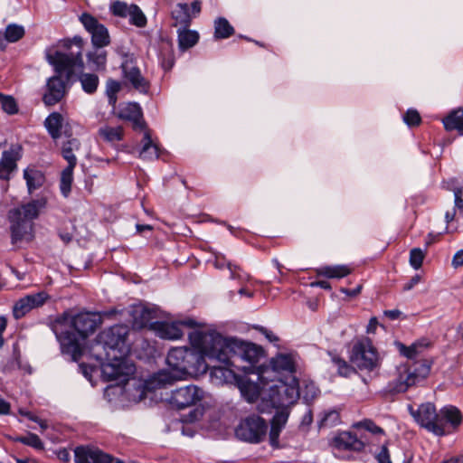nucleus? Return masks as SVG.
<instances>
[{
	"mask_svg": "<svg viewBox=\"0 0 463 463\" xmlns=\"http://www.w3.org/2000/svg\"><path fill=\"white\" fill-rule=\"evenodd\" d=\"M128 331L125 325H114L101 331L91 346V355L100 362L102 376L106 381L125 384L129 376L135 373V365L125 359L129 353L127 344Z\"/></svg>",
	"mask_w": 463,
	"mask_h": 463,
	"instance_id": "1",
	"label": "nucleus"
},
{
	"mask_svg": "<svg viewBox=\"0 0 463 463\" xmlns=\"http://www.w3.org/2000/svg\"><path fill=\"white\" fill-rule=\"evenodd\" d=\"M101 323V317L98 313L81 312L71 315L64 312L51 323V328L61 345V351L76 359L81 354L80 341L92 335Z\"/></svg>",
	"mask_w": 463,
	"mask_h": 463,
	"instance_id": "2",
	"label": "nucleus"
},
{
	"mask_svg": "<svg viewBox=\"0 0 463 463\" xmlns=\"http://www.w3.org/2000/svg\"><path fill=\"white\" fill-rule=\"evenodd\" d=\"M83 40L80 36H75L71 40H64L62 47L66 51H54L53 52L47 51L46 60L54 67L57 73L61 74L65 72L68 80L79 71V80L82 90L88 94H93L99 87V79L95 73L83 72Z\"/></svg>",
	"mask_w": 463,
	"mask_h": 463,
	"instance_id": "3",
	"label": "nucleus"
},
{
	"mask_svg": "<svg viewBox=\"0 0 463 463\" xmlns=\"http://www.w3.org/2000/svg\"><path fill=\"white\" fill-rule=\"evenodd\" d=\"M195 344L203 341L208 345L205 352L212 357L223 363H231L235 368L241 369L237 364L239 361H246L250 365L256 364L261 355V349L251 343L239 342L232 338H224L220 334L202 335L194 334L192 336Z\"/></svg>",
	"mask_w": 463,
	"mask_h": 463,
	"instance_id": "4",
	"label": "nucleus"
},
{
	"mask_svg": "<svg viewBox=\"0 0 463 463\" xmlns=\"http://www.w3.org/2000/svg\"><path fill=\"white\" fill-rule=\"evenodd\" d=\"M411 416L421 427L437 436H443L447 432V427L456 428L462 420L460 411L454 406H445L439 412L431 402L420 404L416 411L409 407Z\"/></svg>",
	"mask_w": 463,
	"mask_h": 463,
	"instance_id": "5",
	"label": "nucleus"
},
{
	"mask_svg": "<svg viewBox=\"0 0 463 463\" xmlns=\"http://www.w3.org/2000/svg\"><path fill=\"white\" fill-rule=\"evenodd\" d=\"M46 205V200L40 198L20 207L14 208L8 213L11 222L12 241L14 243L22 240L32 231V221L36 219Z\"/></svg>",
	"mask_w": 463,
	"mask_h": 463,
	"instance_id": "6",
	"label": "nucleus"
},
{
	"mask_svg": "<svg viewBox=\"0 0 463 463\" xmlns=\"http://www.w3.org/2000/svg\"><path fill=\"white\" fill-rule=\"evenodd\" d=\"M430 366L424 360L415 361L400 366L396 378L388 383L387 391L391 393L404 392L410 387L423 381L430 373Z\"/></svg>",
	"mask_w": 463,
	"mask_h": 463,
	"instance_id": "7",
	"label": "nucleus"
},
{
	"mask_svg": "<svg viewBox=\"0 0 463 463\" xmlns=\"http://www.w3.org/2000/svg\"><path fill=\"white\" fill-rule=\"evenodd\" d=\"M189 348L176 347L169 351L166 363L171 371H161L155 373L148 384L152 388H162L171 384L174 381L184 378V361Z\"/></svg>",
	"mask_w": 463,
	"mask_h": 463,
	"instance_id": "8",
	"label": "nucleus"
},
{
	"mask_svg": "<svg viewBox=\"0 0 463 463\" xmlns=\"http://www.w3.org/2000/svg\"><path fill=\"white\" fill-rule=\"evenodd\" d=\"M194 334H199L202 335H217V333H203L197 330L189 333L188 337L190 343L196 350H188V354L184 361V377L186 375H197L206 373L210 367V364L206 362V359L209 361L217 360V357H212L206 354L205 349L208 345L207 344L204 342L203 343V341H199L200 343L197 345L193 341L192 336Z\"/></svg>",
	"mask_w": 463,
	"mask_h": 463,
	"instance_id": "9",
	"label": "nucleus"
},
{
	"mask_svg": "<svg viewBox=\"0 0 463 463\" xmlns=\"http://www.w3.org/2000/svg\"><path fill=\"white\" fill-rule=\"evenodd\" d=\"M349 359L352 364L361 371L372 372L380 365L379 354L367 337L353 345Z\"/></svg>",
	"mask_w": 463,
	"mask_h": 463,
	"instance_id": "10",
	"label": "nucleus"
},
{
	"mask_svg": "<svg viewBox=\"0 0 463 463\" xmlns=\"http://www.w3.org/2000/svg\"><path fill=\"white\" fill-rule=\"evenodd\" d=\"M269 394L271 399V405L280 408H287L294 404L299 398L298 382L295 376H290L288 382L277 380L275 383L269 386Z\"/></svg>",
	"mask_w": 463,
	"mask_h": 463,
	"instance_id": "11",
	"label": "nucleus"
},
{
	"mask_svg": "<svg viewBox=\"0 0 463 463\" xmlns=\"http://www.w3.org/2000/svg\"><path fill=\"white\" fill-rule=\"evenodd\" d=\"M268 425L257 415H250L240 422L235 430L236 437L250 443H259L266 436Z\"/></svg>",
	"mask_w": 463,
	"mask_h": 463,
	"instance_id": "12",
	"label": "nucleus"
},
{
	"mask_svg": "<svg viewBox=\"0 0 463 463\" xmlns=\"http://www.w3.org/2000/svg\"><path fill=\"white\" fill-rule=\"evenodd\" d=\"M294 372L295 364L292 357L288 354H279L270 360L269 365L259 367L258 381L263 384L269 382L274 383L276 373H288L292 374Z\"/></svg>",
	"mask_w": 463,
	"mask_h": 463,
	"instance_id": "13",
	"label": "nucleus"
},
{
	"mask_svg": "<svg viewBox=\"0 0 463 463\" xmlns=\"http://www.w3.org/2000/svg\"><path fill=\"white\" fill-rule=\"evenodd\" d=\"M204 397V391L194 384L182 386L173 390L166 401L177 409L196 405Z\"/></svg>",
	"mask_w": 463,
	"mask_h": 463,
	"instance_id": "14",
	"label": "nucleus"
},
{
	"mask_svg": "<svg viewBox=\"0 0 463 463\" xmlns=\"http://www.w3.org/2000/svg\"><path fill=\"white\" fill-rule=\"evenodd\" d=\"M124 78L132 87L140 93H146L149 90V82L146 80L137 65V60L133 55L125 54L121 62Z\"/></svg>",
	"mask_w": 463,
	"mask_h": 463,
	"instance_id": "15",
	"label": "nucleus"
},
{
	"mask_svg": "<svg viewBox=\"0 0 463 463\" xmlns=\"http://www.w3.org/2000/svg\"><path fill=\"white\" fill-rule=\"evenodd\" d=\"M84 28L91 34L93 47H105L110 39L108 29L90 14H82L80 17Z\"/></svg>",
	"mask_w": 463,
	"mask_h": 463,
	"instance_id": "16",
	"label": "nucleus"
},
{
	"mask_svg": "<svg viewBox=\"0 0 463 463\" xmlns=\"http://www.w3.org/2000/svg\"><path fill=\"white\" fill-rule=\"evenodd\" d=\"M76 463H124L98 448L80 446L74 449Z\"/></svg>",
	"mask_w": 463,
	"mask_h": 463,
	"instance_id": "17",
	"label": "nucleus"
},
{
	"mask_svg": "<svg viewBox=\"0 0 463 463\" xmlns=\"http://www.w3.org/2000/svg\"><path fill=\"white\" fill-rule=\"evenodd\" d=\"M22 146L13 144L2 153L0 160V179L9 180L10 175L17 167V161L22 157Z\"/></svg>",
	"mask_w": 463,
	"mask_h": 463,
	"instance_id": "18",
	"label": "nucleus"
},
{
	"mask_svg": "<svg viewBox=\"0 0 463 463\" xmlns=\"http://www.w3.org/2000/svg\"><path fill=\"white\" fill-rule=\"evenodd\" d=\"M48 298V294L41 291L35 294H30L20 298L15 302L13 307V314L16 319H19L30 312L33 308L44 304Z\"/></svg>",
	"mask_w": 463,
	"mask_h": 463,
	"instance_id": "19",
	"label": "nucleus"
},
{
	"mask_svg": "<svg viewBox=\"0 0 463 463\" xmlns=\"http://www.w3.org/2000/svg\"><path fill=\"white\" fill-rule=\"evenodd\" d=\"M211 362L220 363V365H210V376L214 384L222 385L224 383H237L240 377L234 373L232 367H234L231 363H223L219 360H212Z\"/></svg>",
	"mask_w": 463,
	"mask_h": 463,
	"instance_id": "20",
	"label": "nucleus"
},
{
	"mask_svg": "<svg viewBox=\"0 0 463 463\" xmlns=\"http://www.w3.org/2000/svg\"><path fill=\"white\" fill-rule=\"evenodd\" d=\"M58 74L51 77L47 81V91L43 98L47 106L60 102L66 93V82L61 78V74Z\"/></svg>",
	"mask_w": 463,
	"mask_h": 463,
	"instance_id": "21",
	"label": "nucleus"
},
{
	"mask_svg": "<svg viewBox=\"0 0 463 463\" xmlns=\"http://www.w3.org/2000/svg\"><path fill=\"white\" fill-rule=\"evenodd\" d=\"M117 117L133 122L135 129L143 130L146 124L142 118L143 114L140 106L135 102L121 104L117 112Z\"/></svg>",
	"mask_w": 463,
	"mask_h": 463,
	"instance_id": "22",
	"label": "nucleus"
},
{
	"mask_svg": "<svg viewBox=\"0 0 463 463\" xmlns=\"http://www.w3.org/2000/svg\"><path fill=\"white\" fill-rule=\"evenodd\" d=\"M152 328L163 339L176 340L184 335L180 324L176 322H156L152 325Z\"/></svg>",
	"mask_w": 463,
	"mask_h": 463,
	"instance_id": "23",
	"label": "nucleus"
},
{
	"mask_svg": "<svg viewBox=\"0 0 463 463\" xmlns=\"http://www.w3.org/2000/svg\"><path fill=\"white\" fill-rule=\"evenodd\" d=\"M260 383L261 384L260 382ZM236 384L244 399L249 402H254L258 400L261 389H263L267 383H262V387H260L258 383L240 378Z\"/></svg>",
	"mask_w": 463,
	"mask_h": 463,
	"instance_id": "24",
	"label": "nucleus"
},
{
	"mask_svg": "<svg viewBox=\"0 0 463 463\" xmlns=\"http://www.w3.org/2000/svg\"><path fill=\"white\" fill-rule=\"evenodd\" d=\"M102 48L103 47H94L93 51L86 54L88 64L93 71H102L106 70L108 53Z\"/></svg>",
	"mask_w": 463,
	"mask_h": 463,
	"instance_id": "25",
	"label": "nucleus"
},
{
	"mask_svg": "<svg viewBox=\"0 0 463 463\" xmlns=\"http://www.w3.org/2000/svg\"><path fill=\"white\" fill-rule=\"evenodd\" d=\"M335 444L340 449L359 451L364 449V443L351 432H342L335 438Z\"/></svg>",
	"mask_w": 463,
	"mask_h": 463,
	"instance_id": "26",
	"label": "nucleus"
},
{
	"mask_svg": "<svg viewBox=\"0 0 463 463\" xmlns=\"http://www.w3.org/2000/svg\"><path fill=\"white\" fill-rule=\"evenodd\" d=\"M98 134L104 142L114 145L123 139L124 128L120 126L111 127L106 125L99 128Z\"/></svg>",
	"mask_w": 463,
	"mask_h": 463,
	"instance_id": "27",
	"label": "nucleus"
},
{
	"mask_svg": "<svg viewBox=\"0 0 463 463\" xmlns=\"http://www.w3.org/2000/svg\"><path fill=\"white\" fill-rule=\"evenodd\" d=\"M67 141L62 143L61 155L62 157L68 162L69 165H77V158L74 155V151H78L80 147V142L75 137H71V135H67V131H64Z\"/></svg>",
	"mask_w": 463,
	"mask_h": 463,
	"instance_id": "28",
	"label": "nucleus"
},
{
	"mask_svg": "<svg viewBox=\"0 0 463 463\" xmlns=\"http://www.w3.org/2000/svg\"><path fill=\"white\" fill-rule=\"evenodd\" d=\"M44 126L52 137L56 140L61 136V128L63 126V117L59 112L51 113L44 121Z\"/></svg>",
	"mask_w": 463,
	"mask_h": 463,
	"instance_id": "29",
	"label": "nucleus"
},
{
	"mask_svg": "<svg viewBox=\"0 0 463 463\" xmlns=\"http://www.w3.org/2000/svg\"><path fill=\"white\" fill-rule=\"evenodd\" d=\"M172 18L175 21V26L187 28L192 21V15L189 13L187 4H177L172 11Z\"/></svg>",
	"mask_w": 463,
	"mask_h": 463,
	"instance_id": "30",
	"label": "nucleus"
},
{
	"mask_svg": "<svg viewBox=\"0 0 463 463\" xmlns=\"http://www.w3.org/2000/svg\"><path fill=\"white\" fill-rule=\"evenodd\" d=\"M139 156L146 160H153L159 157V147L153 142L147 130L144 133Z\"/></svg>",
	"mask_w": 463,
	"mask_h": 463,
	"instance_id": "31",
	"label": "nucleus"
},
{
	"mask_svg": "<svg viewBox=\"0 0 463 463\" xmlns=\"http://www.w3.org/2000/svg\"><path fill=\"white\" fill-rule=\"evenodd\" d=\"M177 34L178 46L181 51L192 48L199 40V33L196 31L189 30L187 28H179Z\"/></svg>",
	"mask_w": 463,
	"mask_h": 463,
	"instance_id": "32",
	"label": "nucleus"
},
{
	"mask_svg": "<svg viewBox=\"0 0 463 463\" xmlns=\"http://www.w3.org/2000/svg\"><path fill=\"white\" fill-rule=\"evenodd\" d=\"M353 269L348 265L325 266L319 269L318 274L327 279H342L351 274Z\"/></svg>",
	"mask_w": 463,
	"mask_h": 463,
	"instance_id": "33",
	"label": "nucleus"
},
{
	"mask_svg": "<svg viewBox=\"0 0 463 463\" xmlns=\"http://www.w3.org/2000/svg\"><path fill=\"white\" fill-rule=\"evenodd\" d=\"M444 128L448 131L458 130L460 135H463V109H458L450 112L443 119Z\"/></svg>",
	"mask_w": 463,
	"mask_h": 463,
	"instance_id": "34",
	"label": "nucleus"
},
{
	"mask_svg": "<svg viewBox=\"0 0 463 463\" xmlns=\"http://www.w3.org/2000/svg\"><path fill=\"white\" fill-rule=\"evenodd\" d=\"M24 177L26 180V184L30 194L41 187L44 182L43 175L35 169H25L24 171Z\"/></svg>",
	"mask_w": 463,
	"mask_h": 463,
	"instance_id": "35",
	"label": "nucleus"
},
{
	"mask_svg": "<svg viewBox=\"0 0 463 463\" xmlns=\"http://www.w3.org/2000/svg\"><path fill=\"white\" fill-rule=\"evenodd\" d=\"M328 355L331 358V362L337 369V373L343 377H349L351 374L355 373L354 365L349 364L345 359L340 357L334 352L329 351Z\"/></svg>",
	"mask_w": 463,
	"mask_h": 463,
	"instance_id": "36",
	"label": "nucleus"
},
{
	"mask_svg": "<svg viewBox=\"0 0 463 463\" xmlns=\"http://www.w3.org/2000/svg\"><path fill=\"white\" fill-rule=\"evenodd\" d=\"M234 33V28L226 18L220 17L214 21V37L226 39Z\"/></svg>",
	"mask_w": 463,
	"mask_h": 463,
	"instance_id": "37",
	"label": "nucleus"
},
{
	"mask_svg": "<svg viewBox=\"0 0 463 463\" xmlns=\"http://www.w3.org/2000/svg\"><path fill=\"white\" fill-rule=\"evenodd\" d=\"M76 165H69L65 167L61 175L60 189L63 196L68 197L71 190L73 181V169Z\"/></svg>",
	"mask_w": 463,
	"mask_h": 463,
	"instance_id": "38",
	"label": "nucleus"
},
{
	"mask_svg": "<svg viewBox=\"0 0 463 463\" xmlns=\"http://www.w3.org/2000/svg\"><path fill=\"white\" fill-rule=\"evenodd\" d=\"M24 26L11 24L6 26L4 38L8 43H16L24 36Z\"/></svg>",
	"mask_w": 463,
	"mask_h": 463,
	"instance_id": "39",
	"label": "nucleus"
},
{
	"mask_svg": "<svg viewBox=\"0 0 463 463\" xmlns=\"http://www.w3.org/2000/svg\"><path fill=\"white\" fill-rule=\"evenodd\" d=\"M121 90V84L115 80L109 79L106 82V94L108 97L109 104L111 105L113 108L116 106L117 103V94Z\"/></svg>",
	"mask_w": 463,
	"mask_h": 463,
	"instance_id": "40",
	"label": "nucleus"
},
{
	"mask_svg": "<svg viewBox=\"0 0 463 463\" xmlns=\"http://www.w3.org/2000/svg\"><path fill=\"white\" fill-rule=\"evenodd\" d=\"M130 12L128 14L129 22L137 27H144L146 24V17L137 5H130Z\"/></svg>",
	"mask_w": 463,
	"mask_h": 463,
	"instance_id": "41",
	"label": "nucleus"
},
{
	"mask_svg": "<svg viewBox=\"0 0 463 463\" xmlns=\"http://www.w3.org/2000/svg\"><path fill=\"white\" fill-rule=\"evenodd\" d=\"M0 106L3 111L9 115H14L18 112V105L14 97L0 93Z\"/></svg>",
	"mask_w": 463,
	"mask_h": 463,
	"instance_id": "42",
	"label": "nucleus"
},
{
	"mask_svg": "<svg viewBox=\"0 0 463 463\" xmlns=\"http://www.w3.org/2000/svg\"><path fill=\"white\" fill-rule=\"evenodd\" d=\"M15 442H19L30 446L36 449H43V443L41 439L34 433H28L26 436H18L14 438Z\"/></svg>",
	"mask_w": 463,
	"mask_h": 463,
	"instance_id": "43",
	"label": "nucleus"
},
{
	"mask_svg": "<svg viewBox=\"0 0 463 463\" xmlns=\"http://www.w3.org/2000/svg\"><path fill=\"white\" fill-rule=\"evenodd\" d=\"M175 64V55L170 44L161 50V65L165 71H169Z\"/></svg>",
	"mask_w": 463,
	"mask_h": 463,
	"instance_id": "44",
	"label": "nucleus"
},
{
	"mask_svg": "<svg viewBox=\"0 0 463 463\" xmlns=\"http://www.w3.org/2000/svg\"><path fill=\"white\" fill-rule=\"evenodd\" d=\"M340 421V415L337 411L331 410L324 413L320 420V427H332Z\"/></svg>",
	"mask_w": 463,
	"mask_h": 463,
	"instance_id": "45",
	"label": "nucleus"
},
{
	"mask_svg": "<svg viewBox=\"0 0 463 463\" xmlns=\"http://www.w3.org/2000/svg\"><path fill=\"white\" fill-rule=\"evenodd\" d=\"M424 257H425V255L420 249H419V248L412 249L410 252L411 266L415 269H419L422 265Z\"/></svg>",
	"mask_w": 463,
	"mask_h": 463,
	"instance_id": "46",
	"label": "nucleus"
},
{
	"mask_svg": "<svg viewBox=\"0 0 463 463\" xmlns=\"http://www.w3.org/2000/svg\"><path fill=\"white\" fill-rule=\"evenodd\" d=\"M279 408V406L271 405V399L269 398V392L267 394H263L257 406V409L260 413H271L273 409Z\"/></svg>",
	"mask_w": 463,
	"mask_h": 463,
	"instance_id": "47",
	"label": "nucleus"
},
{
	"mask_svg": "<svg viewBox=\"0 0 463 463\" xmlns=\"http://www.w3.org/2000/svg\"><path fill=\"white\" fill-rule=\"evenodd\" d=\"M425 346H427V344H423L421 342L414 343L410 346L402 345V354L406 357L412 359L416 357L418 354L420 353L421 349H423Z\"/></svg>",
	"mask_w": 463,
	"mask_h": 463,
	"instance_id": "48",
	"label": "nucleus"
},
{
	"mask_svg": "<svg viewBox=\"0 0 463 463\" xmlns=\"http://www.w3.org/2000/svg\"><path fill=\"white\" fill-rule=\"evenodd\" d=\"M130 10V5L120 1H116L111 5L113 14L119 17H128Z\"/></svg>",
	"mask_w": 463,
	"mask_h": 463,
	"instance_id": "49",
	"label": "nucleus"
},
{
	"mask_svg": "<svg viewBox=\"0 0 463 463\" xmlns=\"http://www.w3.org/2000/svg\"><path fill=\"white\" fill-rule=\"evenodd\" d=\"M405 123L410 126H417L420 123V116L415 109H409L403 116Z\"/></svg>",
	"mask_w": 463,
	"mask_h": 463,
	"instance_id": "50",
	"label": "nucleus"
},
{
	"mask_svg": "<svg viewBox=\"0 0 463 463\" xmlns=\"http://www.w3.org/2000/svg\"><path fill=\"white\" fill-rule=\"evenodd\" d=\"M281 410L277 411L276 414L273 416L271 424L278 426L279 428H283V426L286 424L288 413L285 410L286 408H280Z\"/></svg>",
	"mask_w": 463,
	"mask_h": 463,
	"instance_id": "51",
	"label": "nucleus"
},
{
	"mask_svg": "<svg viewBox=\"0 0 463 463\" xmlns=\"http://www.w3.org/2000/svg\"><path fill=\"white\" fill-rule=\"evenodd\" d=\"M213 265L217 269H222L224 267H227L231 270L232 276H233V269H232V264L230 262H227L223 256H221V255L215 256V260L213 261Z\"/></svg>",
	"mask_w": 463,
	"mask_h": 463,
	"instance_id": "52",
	"label": "nucleus"
},
{
	"mask_svg": "<svg viewBox=\"0 0 463 463\" xmlns=\"http://www.w3.org/2000/svg\"><path fill=\"white\" fill-rule=\"evenodd\" d=\"M378 463H392L390 454L385 445L381 448L380 452L377 454Z\"/></svg>",
	"mask_w": 463,
	"mask_h": 463,
	"instance_id": "53",
	"label": "nucleus"
},
{
	"mask_svg": "<svg viewBox=\"0 0 463 463\" xmlns=\"http://www.w3.org/2000/svg\"><path fill=\"white\" fill-rule=\"evenodd\" d=\"M455 207L458 210H463V187L457 188L454 191Z\"/></svg>",
	"mask_w": 463,
	"mask_h": 463,
	"instance_id": "54",
	"label": "nucleus"
},
{
	"mask_svg": "<svg viewBox=\"0 0 463 463\" xmlns=\"http://www.w3.org/2000/svg\"><path fill=\"white\" fill-rule=\"evenodd\" d=\"M256 329L262 333L270 343L279 341V337L273 334V332L268 330L263 326H256Z\"/></svg>",
	"mask_w": 463,
	"mask_h": 463,
	"instance_id": "55",
	"label": "nucleus"
},
{
	"mask_svg": "<svg viewBox=\"0 0 463 463\" xmlns=\"http://www.w3.org/2000/svg\"><path fill=\"white\" fill-rule=\"evenodd\" d=\"M420 280H421V277L419 274L414 275L409 280V282L404 284L403 290L404 291H409V290L412 289L417 284H419L420 282Z\"/></svg>",
	"mask_w": 463,
	"mask_h": 463,
	"instance_id": "56",
	"label": "nucleus"
},
{
	"mask_svg": "<svg viewBox=\"0 0 463 463\" xmlns=\"http://www.w3.org/2000/svg\"><path fill=\"white\" fill-rule=\"evenodd\" d=\"M452 266L454 268L463 266V250H460L455 253L452 259Z\"/></svg>",
	"mask_w": 463,
	"mask_h": 463,
	"instance_id": "57",
	"label": "nucleus"
},
{
	"mask_svg": "<svg viewBox=\"0 0 463 463\" xmlns=\"http://www.w3.org/2000/svg\"><path fill=\"white\" fill-rule=\"evenodd\" d=\"M280 430H281V428L271 424V428H270V431H269V438H270L271 443H274L277 441V439L279 436Z\"/></svg>",
	"mask_w": 463,
	"mask_h": 463,
	"instance_id": "58",
	"label": "nucleus"
},
{
	"mask_svg": "<svg viewBox=\"0 0 463 463\" xmlns=\"http://www.w3.org/2000/svg\"><path fill=\"white\" fill-rule=\"evenodd\" d=\"M364 426H365L366 430H368L369 431H371L373 433H383V430L381 427L375 425L371 420L365 421Z\"/></svg>",
	"mask_w": 463,
	"mask_h": 463,
	"instance_id": "59",
	"label": "nucleus"
},
{
	"mask_svg": "<svg viewBox=\"0 0 463 463\" xmlns=\"http://www.w3.org/2000/svg\"><path fill=\"white\" fill-rule=\"evenodd\" d=\"M361 289H362V285H358L354 289H348V288H342L341 291L343 293H345V295L349 296V297H356L357 295L360 294L361 292Z\"/></svg>",
	"mask_w": 463,
	"mask_h": 463,
	"instance_id": "60",
	"label": "nucleus"
},
{
	"mask_svg": "<svg viewBox=\"0 0 463 463\" xmlns=\"http://www.w3.org/2000/svg\"><path fill=\"white\" fill-rule=\"evenodd\" d=\"M402 312L399 309L386 310L384 311V316L390 318L391 320H395L400 317Z\"/></svg>",
	"mask_w": 463,
	"mask_h": 463,
	"instance_id": "61",
	"label": "nucleus"
},
{
	"mask_svg": "<svg viewBox=\"0 0 463 463\" xmlns=\"http://www.w3.org/2000/svg\"><path fill=\"white\" fill-rule=\"evenodd\" d=\"M58 458L63 462H68L71 458L70 452L65 449H61L58 452Z\"/></svg>",
	"mask_w": 463,
	"mask_h": 463,
	"instance_id": "62",
	"label": "nucleus"
},
{
	"mask_svg": "<svg viewBox=\"0 0 463 463\" xmlns=\"http://www.w3.org/2000/svg\"><path fill=\"white\" fill-rule=\"evenodd\" d=\"M19 413H20L21 415H23V416H25L26 418H28V419H29L30 420H32V421H34V422H35V421H38V420H39V418H38L37 416H35V415H33L32 412H30V411H24V410H23V409H20V410H19Z\"/></svg>",
	"mask_w": 463,
	"mask_h": 463,
	"instance_id": "63",
	"label": "nucleus"
},
{
	"mask_svg": "<svg viewBox=\"0 0 463 463\" xmlns=\"http://www.w3.org/2000/svg\"><path fill=\"white\" fill-rule=\"evenodd\" d=\"M443 463H463V456L450 458L448 460H445Z\"/></svg>",
	"mask_w": 463,
	"mask_h": 463,
	"instance_id": "64",
	"label": "nucleus"
}]
</instances>
